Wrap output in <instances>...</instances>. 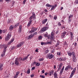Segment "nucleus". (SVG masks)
<instances>
[{
  "label": "nucleus",
  "mask_w": 78,
  "mask_h": 78,
  "mask_svg": "<svg viewBox=\"0 0 78 78\" xmlns=\"http://www.w3.org/2000/svg\"><path fill=\"white\" fill-rule=\"evenodd\" d=\"M70 40H72L73 39V34L72 33V32H70Z\"/></svg>",
  "instance_id": "10"
},
{
  "label": "nucleus",
  "mask_w": 78,
  "mask_h": 78,
  "mask_svg": "<svg viewBox=\"0 0 78 78\" xmlns=\"http://www.w3.org/2000/svg\"><path fill=\"white\" fill-rule=\"evenodd\" d=\"M3 66V64H1L0 65V70L2 71L3 70V68H2V67Z\"/></svg>",
  "instance_id": "23"
},
{
  "label": "nucleus",
  "mask_w": 78,
  "mask_h": 78,
  "mask_svg": "<svg viewBox=\"0 0 78 78\" xmlns=\"http://www.w3.org/2000/svg\"><path fill=\"white\" fill-rule=\"evenodd\" d=\"M5 55V53H4V52H3V54H2L1 55V56L2 57H3V56H4Z\"/></svg>",
  "instance_id": "45"
},
{
  "label": "nucleus",
  "mask_w": 78,
  "mask_h": 78,
  "mask_svg": "<svg viewBox=\"0 0 78 78\" xmlns=\"http://www.w3.org/2000/svg\"><path fill=\"white\" fill-rule=\"evenodd\" d=\"M19 25V23H18L16 24L15 25V27H18V26Z\"/></svg>",
  "instance_id": "37"
},
{
  "label": "nucleus",
  "mask_w": 78,
  "mask_h": 78,
  "mask_svg": "<svg viewBox=\"0 0 78 78\" xmlns=\"http://www.w3.org/2000/svg\"><path fill=\"white\" fill-rule=\"evenodd\" d=\"M24 44V41H22L20 43H19L18 45H16V47L17 48H19L20 47H21L23 45V44Z\"/></svg>",
  "instance_id": "3"
},
{
  "label": "nucleus",
  "mask_w": 78,
  "mask_h": 78,
  "mask_svg": "<svg viewBox=\"0 0 78 78\" xmlns=\"http://www.w3.org/2000/svg\"><path fill=\"white\" fill-rule=\"evenodd\" d=\"M68 68V69H70V67H71V66L69 65L68 66H67Z\"/></svg>",
  "instance_id": "56"
},
{
  "label": "nucleus",
  "mask_w": 78,
  "mask_h": 78,
  "mask_svg": "<svg viewBox=\"0 0 78 78\" xmlns=\"http://www.w3.org/2000/svg\"><path fill=\"white\" fill-rule=\"evenodd\" d=\"M64 66H63L62 69H61L60 72V75H62V73H63V71H64Z\"/></svg>",
  "instance_id": "14"
},
{
  "label": "nucleus",
  "mask_w": 78,
  "mask_h": 78,
  "mask_svg": "<svg viewBox=\"0 0 78 78\" xmlns=\"http://www.w3.org/2000/svg\"><path fill=\"white\" fill-rule=\"evenodd\" d=\"M64 45H66V46H67V45H68V44H67V42H66V41H65L64 43Z\"/></svg>",
  "instance_id": "54"
},
{
  "label": "nucleus",
  "mask_w": 78,
  "mask_h": 78,
  "mask_svg": "<svg viewBox=\"0 0 78 78\" xmlns=\"http://www.w3.org/2000/svg\"><path fill=\"white\" fill-rule=\"evenodd\" d=\"M66 32L65 31H64L62 33L61 37L62 38L65 37L66 36Z\"/></svg>",
  "instance_id": "8"
},
{
  "label": "nucleus",
  "mask_w": 78,
  "mask_h": 78,
  "mask_svg": "<svg viewBox=\"0 0 78 78\" xmlns=\"http://www.w3.org/2000/svg\"><path fill=\"white\" fill-rule=\"evenodd\" d=\"M32 14L33 18H34V19H35V18H36V15L35 14V13L34 12H33L32 13Z\"/></svg>",
  "instance_id": "26"
},
{
  "label": "nucleus",
  "mask_w": 78,
  "mask_h": 78,
  "mask_svg": "<svg viewBox=\"0 0 78 78\" xmlns=\"http://www.w3.org/2000/svg\"><path fill=\"white\" fill-rule=\"evenodd\" d=\"M9 30L10 31H11V30H12L14 28V26L12 25H11L9 27Z\"/></svg>",
  "instance_id": "20"
},
{
  "label": "nucleus",
  "mask_w": 78,
  "mask_h": 78,
  "mask_svg": "<svg viewBox=\"0 0 78 78\" xmlns=\"http://www.w3.org/2000/svg\"><path fill=\"white\" fill-rule=\"evenodd\" d=\"M11 37V33L9 32L8 33L7 36V37L5 39V41H9V39Z\"/></svg>",
  "instance_id": "1"
},
{
  "label": "nucleus",
  "mask_w": 78,
  "mask_h": 78,
  "mask_svg": "<svg viewBox=\"0 0 78 78\" xmlns=\"http://www.w3.org/2000/svg\"><path fill=\"white\" fill-rule=\"evenodd\" d=\"M73 62H76V61H77L76 57H73Z\"/></svg>",
  "instance_id": "22"
},
{
  "label": "nucleus",
  "mask_w": 78,
  "mask_h": 78,
  "mask_svg": "<svg viewBox=\"0 0 78 78\" xmlns=\"http://www.w3.org/2000/svg\"><path fill=\"white\" fill-rule=\"evenodd\" d=\"M34 36V35H30L27 37V39L29 40L31 39H32V37H33Z\"/></svg>",
  "instance_id": "11"
},
{
  "label": "nucleus",
  "mask_w": 78,
  "mask_h": 78,
  "mask_svg": "<svg viewBox=\"0 0 78 78\" xmlns=\"http://www.w3.org/2000/svg\"><path fill=\"white\" fill-rule=\"evenodd\" d=\"M68 20V23H70L72 21V20L70 18H69Z\"/></svg>",
  "instance_id": "34"
},
{
  "label": "nucleus",
  "mask_w": 78,
  "mask_h": 78,
  "mask_svg": "<svg viewBox=\"0 0 78 78\" xmlns=\"http://www.w3.org/2000/svg\"><path fill=\"white\" fill-rule=\"evenodd\" d=\"M54 19H55V20H56V19H57V16H54Z\"/></svg>",
  "instance_id": "49"
},
{
  "label": "nucleus",
  "mask_w": 78,
  "mask_h": 78,
  "mask_svg": "<svg viewBox=\"0 0 78 78\" xmlns=\"http://www.w3.org/2000/svg\"><path fill=\"white\" fill-rule=\"evenodd\" d=\"M68 69H69V68H68V67L67 66L65 69V70H66V71H67Z\"/></svg>",
  "instance_id": "41"
},
{
  "label": "nucleus",
  "mask_w": 78,
  "mask_h": 78,
  "mask_svg": "<svg viewBox=\"0 0 78 78\" xmlns=\"http://www.w3.org/2000/svg\"><path fill=\"white\" fill-rule=\"evenodd\" d=\"M58 25L59 26V27H61V26H62V25H61V23H60V22H59L58 23Z\"/></svg>",
  "instance_id": "42"
},
{
  "label": "nucleus",
  "mask_w": 78,
  "mask_h": 78,
  "mask_svg": "<svg viewBox=\"0 0 78 78\" xmlns=\"http://www.w3.org/2000/svg\"><path fill=\"white\" fill-rule=\"evenodd\" d=\"M72 55L73 58L76 57V55H75V52H72Z\"/></svg>",
  "instance_id": "21"
},
{
  "label": "nucleus",
  "mask_w": 78,
  "mask_h": 78,
  "mask_svg": "<svg viewBox=\"0 0 78 78\" xmlns=\"http://www.w3.org/2000/svg\"><path fill=\"white\" fill-rule=\"evenodd\" d=\"M47 19H45L42 22V24H44V23H45L47 22Z\"/></svg>",
  "instance_id": "18"
},
{
  "label": "nucleus",
  "mask_w": 78,
  "mask_h": 78,
  "mask_svg": "<svg viewBox=\"0 0 78 78\" xmlns=\"http://www.w3.org/2000/svg\"><path fill=\"white\" fill-rule=\"evenodd\" d=\"M40 77H41L42 78H45V76L41 75L40 76Z\"/></svg>",
  "instance_id": "40"
},
{
  "label": "nucleus",
  "mask_w": 78,
  "mask_h": 78,
  "mask_svg": "<svg viewBox=\"0 0 78 78\" xmlns=\"http://www.w3.org/2000/svg\"><path fill=\"white\" fill-rule=\"evenodd\" d=\"M75 3L76 4H78V0H76L75 1Z\"/></svg>",
  "instance_id": "53"
},
{
  "label": "nucleus",
  "mask_w": 78,
  "mask_h": 78,
  "mask_svg": "<svg viewBox=\"0 0 78 78\" xmlns=\"http://www.w3.org/2000/svg\"><path fill=\"white\" fill-rule=\"evenodd\" d=\"M11 50H14V49H15V47H14V46H13L11 48Z\"/></svg>",
  "instance_id": "60"
},
{
  "label": "nucleus",
  "mask_w": 78,
  "mask_h": 78,
  "mask_svg": "<svg viewBox=\"0 0 78 78\" xmlns=\"http://www.w3.org/2000/svg\"><path fill=\"white\" fill-rule=\"evenodd\" d=\"M32 22V20H30L28 23V24H27L28 27H30V25H31V23Z\"/></svg>",
  "instance_id": "24"
},
{
  "label": "nucleus",
  "mask_w": 78,
  "mask_h": 78,
  "mask_svg": "<svg viewBox=\"0 0 78 78\" xmlns=\"http://www.w3.org/2000/svg\"><path fill=\"white\" fill-rule=\"evenodd\" d=\"M46 44H49L50 45H51V41H47Z\"/></svg>",
  "instance_id": "31"
},
{
  "label": "nucleus",
  "mask_w": 78,
  "mask_h": 78,
  "mask_svg": "<svg viewBox=\"0 0 78 78\" xmlns=\"http://www.w3.org/2000/svg\"><path fill=\"white\" fill-rule=\"evenodd\" d=\"M48 51H49L48 50H46L45 51V54H47V53H48Z\"/></svg>",
  "instance_id": "39"
},
{
  "label": "nucleus",
  "mask_w": 78,
  "mask_h": 78,
  "mask_svg": "<svg viewBox=\"0 0 78 78\" xmlns=\"http://www.w3.org/2000/svg\"><path fill=\"white\" fill-rule=\"evenodd\" d=\"M42 39V36H39L38 37V39H39V40H41V39Z\"/></svg>",
  "instance_id": "50"
},
{
  "label": "nucleus",
  "mask_w": 78,
  "mask_h": 78,
  "mask_svg": "<svg viewBox=\"0 0 78 78\" xmlns=\"http://www.w3.org/2000/svg\"><path fill=\"white\" fill-rule=\"evenodd\" d=\"M62 67V63H60L59 65H58V71H59L60 69H61V68Z\"/></svg>",
  "instance_id": "7"
},
{
  "label": "nucleus",
  "mask_w": 78,
  "mask_h": 78,
  "mask_svg": "<svg viewBox=\"0 0 78 78\" xmlns=\"http://www.w3.org/2000/svg\"><path fill=\"white\" fill-rule=\"evenodd\" d=\"M54 34H55L54 33H53V32H52L51 33V36L54 37Z\"/></svg>",
  "instance_id": "35"
},
{
  "label": "nucleus",
  "mask_w": 78,
  "mask_h": 78,
  "mask_svg": "<svg viewBox=\"0 0 78 78\" xmlns=\"http://www.w3.org/2000/svg\"><path fill=\"white\" fill-rule=\"evenodd\" d=\"M50 75L51 76V75H53V73H54V71L52 70L50 71Z\"/></svg>",
  "instance_id": "28"
},
{
  "label": "nucleus",
  "mask_w": 78,
  "mask_h": 78,
  "mask_svg": "<svg viewBox=\"0 0 78 78\" xmlns=\"http://www.w3.org/2000/svg\"><path fill=\"white\" fill-rule=\"evenodd\" d=\"M76 67H75L73 70V71L71 73L70 75V78H72L73 75L75 74V72H76Z\"/></svg>",
  "instance_id": "2"
},
{
  "label": "nucleus",
  "mask_w": 78,
  "mask_h": 78,
  "mask_svg": "<svg viewBox=\"0 0 78 78\" xmlns=\"http://www.w3.org/2000/svg\"><path fill=\"white\" fill-rule=\"evenodd\" d=\"M57 55H58V56H61V52L58 51L57 52Z\"/></svg>",
  "instance_id": "30"
},
{
  "label": "nucleus",
  "mask_w": 78,
  "mask_h": 78,
  "mask_svg": "<svg viewBox=\"0 0 78 78\" xmlns=\"http://www.w3.org/2000/svg\"><path fill=\"white\" fill-rule=\"evenodd\" d=\"M2 32L3 33H5V30H2Z\"/></svg>",
  "instance_id": "62"
},
{
  "label": "nucleus",
  "mask_w": 78,
  "mask_h": 78,
  "mask_svg": "<svg viewBox=\"0 0 78 78\" xmlns=\"http://www.w3.org/2000/svg\"><path fill=\"white\" fill-rule=\"evenodd\" d=\"M18 58H15V64L16 66H18L19 64V62L18 61Z\"/></svg>",
  "instance_id": "6"
},
{
  "label": "nucleus",
  "mask_w": 78,
  "mask_h": 78,
  "mask_svg": "<svg viewBox=\"0 0 78 78\" xmlns=\"http://www.w3.org/2000/svg\"><path fill=\"white\" fill-rule=\"evenodd\" d=\"M68 55L69 56H70V57H72V52L71 53H70L68 52Z\"/></svg>",
  "instance_id": "27"
},
{
  "label": "nucleus",
  "mask_w": 78,
  "mask_h": 78,
  "mask_svg": "<svg viewBox=\"0 0 78 78\" xmlns=\"http://www.w3.org/2000/svg\"><path fill=\"white\" fill-rule=\"evenodd\" d=\"M72 17H73V15H70L69 17V18L71 19Z\"/></svg>",
  "instance_id": "43"
},
{
  "label": "nucleus",
  "mask_w": 78,
  "mask_h": 78,
  "mask_svg": "<svg viewBox=\"0 0 78 78\" xmlns=\"http://www.w3.org/2000/svg\"><path fill=\"white\" fill-rule=\"evenodd\" d=\"M59 44V42L58 41L57 44L55 45L56 47H58V45Z\"/></svg>",
  "instance_id": "46"
},
{
  "label": "nucleus",
  "mask_w": 78,
  "mask_h": 78,
  "mask_svg": "<svg viewBox=\"0 0 78 78\" xmlns=\"http://www.w3.org/2000/svg\"><path fill=\"white\" fill-rule=\"evenodd\" d=\"M55 37L51 36L50 37V39L51 41H53L54 42H56V41L55 40Z\"/></svg>",
  "instance_id": "16"
},
{
  "label": "nucleus",
  "mask_w": 78,
  "mask_h": 78,
  "mask_svg": "<svg viewBox=\"0 0 78 78\" xmlns=\"http://www.w3.org/2000/svg\"><path fill=\"white\" fill-rule=\"evenodd\" d=\"M49 17H50L51 19L53 18V16L51 15H49Z\"/></svg>",
  "instance_id": "58"
},
{
  "label": "nucleus",
  "mask_w": 78,
  "mask_h": 78,
  "mask_svg": "<svg viewBox=\"0 0 78 78\" xmlns=\"http://www.w3.org/2000/svg\"><path fill=\"white\" fill-rule=\"evenodd\" d=\"M12 22V20H9L8 21V23H11Z\"/></svg>",
  "instance_id": "55"
},
{
  "label": "nucleus",
  "mask_w": 78,
  "mask_h": 78,
  "mask_svg": "<svg viewBox=\"0 0 78 78\" xmlns=\"http://www.w3.org/2000/svg\"><path fill=\"white\" fill-rule=\"evenodd\" d=\"M27 72L28 74H30V69H28Z\"/></svg>",
  "instance_id": "33"
},
{
  "label": "nucleus",
  "mask_w": 78,
  "mask_h": 78,
  "mask_svg": "<svg viewBox=\"0 0 78 78\" xmlns=\"http://www.w3.org/2000/svg\"><path fill=\"white\" fill-rule=\"evenodd\" d=\"M19 73H20V72L19 71H18L16 73V75H17V76H18L19 74Z\"/></svg>",
  "instance_id": "52"
},
{
  "label": "nucleus",
  "mask_w": 78,
  "mask_h": 78,
  "mask_svg": "<svg viewBox=\"0 0 78 78\" xmlns=\"http://www.w3.org/2000/svg\"><path fill=\"white\" fill-rule=\"evenodd\" d=\"M24 59H25V57H24L23 58H22L21 57H20L18 58V61H25L26 60H24Z\"/></svg>",
  "instance_id": "15"
},
{
  "label": "nucleus",
  "mask_w": 78,
  "mask_h": 78,
  "mask_svg": "<svg viewBox=\"0 0 78 78\" xmlns=\"http://www.w3.org/2000/svg\"><path fill=\"white\" fill-rule=\"evenodd\" d=\"M30 54H28L27 56H26L25 57H24L25 59H24L26 60V59H28V56H30Z\"/></svg>",
  "instance_id": "32"
},
{
  "label": "nucleus",
  "mask_w": 78,
  "mask_h": 78,
  "mask_svg": "<svg viewBox=\"0 0 78 78\" xmlns=\"http://www.w3.org/2000/svg\"><path fill=\"white\" fill-rule=\"evenodd\" d=\"M35 69V67H33L31 69V70H34Z\"/></svg>",
  "instance_id": "61"
},
{
  "label": "nucleus",
  "mask_w": 78,
  "mask_h": 78,
  "mask_svg": "<svg viewBox=\"0 0 78 78\" xmlns=\"http://www.w3.org/2000/svg\"><path fill=\"white\" fill-rule=\"evenodd\" d=\"M14 41V38H12V39L11 40V41L8 42V45H10L11 44V43H12Z\"/></svg>",
  "instance_id": "13"
},
{
  "label": "nucleus",
  "mask_w": 78,
  "mask_h": 78,
  "mask_svg": "<svg viewBox=\"0 0 78 78\" xmlns=\"http://www.w3.org/2000/svg\"><path fill=\"white\" fill-rule=\"evenodd\" d=\"M47 29H48V27H45L42 28L41 30L42 31H45L47 30Z\"/></svg>",
  "instance_id": "9"
},
{
  "label": "nucleus",
  "mask_w": 78,
  "mask_h": 78,
  "mask_svg": "<svg viewBox=\"0 0 78 78\" xmlns=\"http://www.w3.org/2000/svg\"><path fill=\"white\" fill-rule=\"evenodd\" d=\"M48 36V34H44V37H47Z\"/></svg>",
  "instance_id": "48"
},
{
  "label": "nucleus",
  "mask_w": 78,
  "mask_h": 78,
  "mask_svg": "<svg viewBox=\"0 0 78 78\" xmlns=\"http://www.w3.org/2000/svg\"><path fill=\"white\" fill-rule=\"evenodd\" d=\"M54 56L53 55L51 54H48L46 55V58L47 59H51Z\"/></svg>",
  "instance_id": "4"
},
{
  "label": "nucleus",
  "mask_w": 78,
  "mask_h": 78,
  "mask_svg": "<svg viewBox=\"0 0 78 78\" xmlns=\"http://www.w3.org/2000/svg\"><path fill=\"white\" fill-rule=\"evenodd\" d=\"M55 8V6H52L51 8V11H52V10H53V9H54Z\"/></svg>",
  "instance_id": "44"
},
{
  "label": "nucleus",
  "mask_w": 78,
  "mask_h": 78,
  "mask_svg": "<svg viewBox=\"0 0 78 78\" xmlns=\"http://www.w3.org/2000/svg\"><path fill=\"white\" fill-rule=\"evenodd\" d=\"M6 48H7V47L5 46L4 48V50L3 51V53H5L6 51Z\"/></svg>",
  "instance_id": "19"
},
{
  "label": "nucleus",
  "mask_w": 78,
  "mask_h": 78,
  "mask_svg": "<svg viewBox=\"0 0 78 78\" xmlns=\"http://www.w3.org/2000/svg\"><path fill=\"white\" fill-rule=\"evenodd\" d=\"M33 64H35L37 66H39L40 64L39 62L37 63L36 62H34L33 63Z\"/></svg>",
  "instance_id": "12"
},
{
  "label": "nucleus",
  "mask_w": 78,
  "mask_h": 78,
  "mask_svg": "<svg viewBox=\"0 0 78 78\" xmlns=\"http://www.w3.org/2000/svg\"><path fill=\"white\" fill-rule=\"evenodd\" d=\"M29 19H30V20H32V19H33V16H31L30 17V18H29Z\"/></svg>",
  "instance_id": "47"
},
{
  "label": "nucleus",
  "mask_w": 78,
  "mask_h": 78,
  "mask_svg": "<svg viewBox=\"0 0 78 78\" xmlns=\"http://www.w3.org/2000/svg\"><path fill=\"white\" fill-rule=\"evenodd\" d=\"M58 59L60 61H63V59L62 58H58Z\"/></svg>",
  "instance_id": "38"
},
{
  "label": "nucleus",
  "mask_w": 78,
  "mask_h": 78,
  "mask_svg": "<svg viewBox=\"0 0 78 78\" xmlns=\"http://www.w3.org/2000/svg\"><path fill=\"white\" fill-rule=\"evenodd\" d=\"M31 78H33L34 77V74H32L30 76Z\"/></svg>",
  "instance_id": "59"
},
{
  "label": "nucleus",
  "mask_w": 78,
  "mask_h": 78,
  "mask_svg": "<svg viewBox=\"0 0 78 78\" xmlns=\"http://www.w3.org/2000/svg\"><path fill=\"white\" fill-rule=\"evenodd\" d=\"M35 51L36 52H39V51H38V49H36V50H35Z\"/></svg>",
  "instance_id": "64"
},
{
  "label": "nucleus",
  "mask_w": 78,
  "mask_h": 78,
  "mask_svg": "<svg viewBox=\"0 0 78 78\" xmlns=\"http://www.w3.org/2000/svg\"><path fill=\"white\" fill-rule=\"evenodd\" d=\"M22 30V26L20 25V26L19 28V32H20V33L21 32V30Z\"/></svg>",
  "instance_id": "29"
},
{
  "label": "nucleus",
  "mask_w": 78,
  "mask_h": 78,
  "mask_svg": "<svg viewBox=\"0 0 78 78\" xmlns=\"http://www.w3.org/2000/svg\"><path fill=\"white\" fill-rule=\"evenodd\" d=\"M54 78H58V74H57V73H56V72H54Z\"/></svg>",
  "instance_id": "17"
},
{
  "label": "nucleus",
  "mask_w": 78,
  "mask_h": 78,
  "mask_svg": "<svg viewBox=\"0 0 78 78\" xmlns=\"http://www.w3.org/2000/svg\"><path fill=\"white\" fill-rule=\"evenodd\" d=\"M41 45H44V44H45V43H44L43 42H41Z\"/></svg>",
  "instance_id": "57"
},
{
  "label": "nucleus",
  "mask_w": 78,
  "mask_h": 78,
  "mask_svg": "<svg viewBox=\"0 0 78 78\" xmlns=\"http://www.w3.org/2000/svg\"><path fill=\"white\" fill-rule=\"evenodd\" d=\"M37 29V28H36V27H33L32 28L31 31H30V33H33V32H34V31H36Z\"/></svg>",
  "instance_id": "5"
},
{
  "label": "nucleus",
  "mask_w": 78,
  "mask_h": 78,
  "mask_svg": "<svg viewBox=\"0 0 78 78\" xmlns=\"http://www.w3.org/2000/svg\"><path fill=\"white\" fill-rule=\"evenodd\" d=\"M27 1V0H24L23 3L24 5H25V3H26V2Z\"/></svg>",
  "instance_id": "51"
},
{
  "label": "nucleus",
  "mask_w": 78,
  "mask_h": 78,
  "mask_svg": "<svg viewBox=\"0 0 78 78\" xmlns=\"http://www.w3.org/2000/svg\"><path fill=\"white\" fill-rule=\"evenodd\" d=\"M17 78V75H16L14 76V78Z\"/></svg>",
  "instance_id": "63"
},
{
  "label": "nucleus",
  "mask_w": 78,
  "mask_h": 78,
  "mask_svg": "<svg viewBox=\"0 0 78 78\" xmlns=\"http://www.w3.org/2000/svg\"><path fill=\"white\" fill-rule=\"evenodd\" d=\"M44 58H39V61H44Z\"/></svg>",
  "instance_id": "36"
},
{
  "label": "nucleus",
  "mask_w": 78,
  "mask_h": 78,
  "mask_svg": "<svg viewBox=\"0 0 78 78\" xmlns=\"http://www.w3.org/2000/svg\"><path fill=\"white\" fill-rule=\"evenodd\" d=\"M46 7H49V8H51V7H52V5L49 4H47L46 5Z\"/></svg>",
  "instance_id": "25"
}]
</instances>
